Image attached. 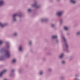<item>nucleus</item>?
<instances>
[{
  "label": "nucleus",
  "instance_id": "obj_9",
  "mask_svg": "<svg viewBox=\"0 0 80 80\" xmlns=\"http://www.w3.org/2000/svg\"><path fill=\"white\" fill-rule=\"evenodd\" d=\"M41 22H47L48 21V19L47 18H42V19H41Z\"/></svg>",
  "mask_w": 80,
  "mask_h": 80
},
{
  "label": "nucleus",
  "instance_id": "obj_2",
  "mask_svg": "<svg viewBox=\"0 0 80 80\" xmlns=\"http://www.w3.org/2000/svg\"><path fill=\"white\" fill-rule=\"evenodd\" d=\"M61 38L62 40H63V43H64L63 45V50L68 53V52H69V50H68V44H67V40L65 38V37H64V36L63 35H61Z\"/></svg>",
  "mask_w": 80,
  "mask_h": 80
},
{
  "label": "nucleus",
  "instance_id": "obj_23",
  "mask_svg": "<svg viewBox=\"0 0 80 80\" xmlns=\"http://www.w3.org/2000/svg\"><path fill=\"white\" fill-rule=\"evenodd\" d=\"M32 10H33L32 9L30 8H29L28 9V11L30 13V12H32Z\"/></svg>",
  "mask_w": 80,
  "mask_h": 80
},
{
  "label": "nucleus",
  "instance_id": "obj_27",
  "mask_svg": "<svg viewBox=\"0 0 80 80\" xmlns=\"http://www.w3.org/2000/svg\"><path fill=\"white\" fill-rule=\"evenodd\" d=\"M55 25H56L55 24H52L51 25V27H55Z\"/></svg>",
  "mask_w": 80,
  "mask_h": 80
},
{
  "label": "nucleus",
  "instance_id": "obj_15",
  "mask_svg": "<svg viewBox=\"0 0 80 80\" xmlns=\"http://www.w3.org/2000/svg\"><path fill=\"white\" fill-rule=\"evenodd\" d=\"M57 37H58L57 35H53L52 36V38L53 40H54V39H57Z\"/></svg>",
  "mask_w": 80,
  "mask_h": 80
},
{
  "label": "nucleus",
  "instance_id": "obj_14",
  "mask_svg": "<svg viewBox=\"0 0 80 80\" xmlns=\"http://www.w3.org/2000/svg\"><path fill=\"white\" fill-rule=\"evenodd\" d=\"M17 62V59L13 58L12 61V63H15Z\"/></svg>",
  "mask_w": 80,
  "mask_h": 80
},
{
  "label": "nucleus",
  "instance_id": "obj_24",
  "mask_svg": "<svg viewBox=\"0 0 80 80\" xmlns=\"http://www.w3.org/2000/svg\"><path fill=\"white\" fill-rule=\"evenodd\" d=\"M3 43V41L2 40H0V45H2Z\"/></svg>",
  "mask_w": 80,
  "mask_h": 80
},
{
  "label": "nucleus",
  "instance_id": "obj_1",
  "mask_svg": "<svg viewBox=\"0 0 80 80\" xmlns=\"http://www.w3.org/2000/svg\"><path fill=\"white\" fill-rule=\"evenodd\" d=\"M6 48L8 49L10 48V44L8 42H6V44L4 48H2L0 49V52L1 53H5L4 55L0 57V60H3L6 57L9 58V57H10V52L8 50H6Z\"/></svg>",
  "mask_w": 80,
  "mask_h": 80
},
{
  "label": "nucleus",
  "instance_id": "obj_3",
  "mask_svg": "<svg viewBox=\"0 0 80 80\" xmlns=\"http://www.w3.org/2000/svg\"><path fill=\"white\" fill-rule=\"evenodd\" d=\"M18 16L20 18H21L22 17V13H16L12 15V22H16L17 21V17Z\"/></svg>",
  "mask_w": 80,
  "mask_h": 80
},
{
  "label": "nucleus",
  "instance_id": "obj_18",
  "mask_svg": "<svg viewBox=\"0 0 80 80\" xmlns=\"http://www.w3.org/2000/svg\"><path fill=\"white\" fill-rule=\"evenodd\" d=\"M70 2L71 3H73V4H75V3H76L75 0H71Z\"/></svg>",
  "mask_w": 80,
  "mask_h": 80
},
{
  "label": "nucleus",
  "instance_id": "obj_34",
  "mask_svg": "<svg viewBox=\"0 0 80 80\" xmlns=\"http://www.w3.org/2000/svg\"><path fill=\"white\" fill-rule=\"evenodd\" d=\"M60 0H56L57 1H58H58H60Z\"/></svg>",
  "mask_w": 80,
  "mask_h": 80
},
{
  "label": "nucleus",
  "instance_id": "obj_31",
  "mask_svg": "<svg viewBox=\"0 0 80 80\" xmlns=\"http://www.w3.org/2000/svg\"><path fill=\"white\" fill-rule=\"evenodd\" d=\"M80 75H76V77H79Z\"/></svg>",
  "mask_w": 80,
  "mask_h": 80
},
{
  "label": "nucleus",
  "instance_id": "obj_22",
  "mask_svg": "<svg viewBox=\"0 0 80 80\" xmlns=\"http://www.w3.org/2000/svg\"><path fill=\"white\" fill-rule=\"evenodd\" d=\"M28 44L29 45H32V41H29L28 42Z\"/></svg>",
  "mask_w": 80,
  "mask_h": 80
},
{
  "label": "nucleus",
  "instance_id": "obj_33",
  "mask_svg": "<svg viewBox=\"0 0 80 80\" xmlns=\"http://www.w3.org/2000/svg\"><path fill=\"white\" fill-rule=\"evenodd\" d=\"M42 60H43V61H44V60H45V58H43L42 59Z\"/></svg>",
  "mask_w": 80,
  "mask_h": 80
},
{
  "label": "nucleus",
  "instance_id": "obj_32",
  "mask_svg": "<svg viewBox=\"0 0 80 80\" xmlns=\"http://www.w3.org/2000/svg\"><path fill=\"white\" fill-rule=\"evenodd\" d=\"M69 35V33L68 32L67 33V35Z\"/></svg>",
  "mask_w": 80,
  "mask_h": 80
},
{
  "label": "nucleus",
  "instance_id": "obj_19",
  "mask_svg": "<svg viewBox=\"0 0 80 80\" xmlns=\"http://www.w3.org/2000/svg\"><path fill=\"white\" fill-rule=\"evenodd\" d=\"M63 56H64V54L63 53H62L59 56V58H62L63 57Z\"/></svg>",
  "mask_w": 80,
  "mask_h": 80
},
{
  "label": "nucleus",
  "instance_id": "obj_6",
  "mask_svg": "<svg viewBox=\"0 0 80 80\" xmlns=\"http://www.w3.org/2000/svg\"><path fill=\"white\" fill-rule=\"evenodd\" d=\"M7 25V23H3L2 22H0V27L1 28H3L4 27Z\"/></svg>",
  "mask_w": 80,
  "mask_h": 80
},
{
  "label": "nucleus",
  "instance_id": "obj_29",
  "mask_svg": "<svg viewBox=\"0 0 80 80\" xmlns=\"http://www.w3.org/2000/svg\"><path fill=\"white\" fill-rule=\"evenodd\" d=\"M58 39H56V43H58Z\"/></svg>",
  "mask_w": 80,
  "mask_h": 80
},
{
  "label": "nucleus",
  "instance_id": "obj_26",
  "mask_svg": "<svg viewBox=\"0 0 80 80\" xmlns=\"http://www.w3.org/2000/svg\"><path fill=\"white\" fill-rule=\"evenodd\" d=\"M76 35L77 36H78V35H80V31H78L76 33Z\"/></svg>",
  "mask_w": 80,
  "mask_h": 80
},
{
  "label": "nucleus",
  "instance_id": "obj_21",
  "mask_svg": "<svg viewBox=\"0 0 80 80\" xmlns=\"http://www.w3.org/2000/svg\"><path fill=\"white\" fill-rule=\"evenodd\" d=\"M47 71L48 72H51L52 71V69L51 68H48L47 69Z\"/></svg>",
  "mask_w": 80,
  "mask_h": 80
},
{
  "label": "nucleus",
  "instance_id": "obj_25",
  "mask_svg": "<svg viewBox=\"0 0 80 80\" xmlns=\"http://www.w3.org/2000/svg\"><path fill=\"white\" fill-rule=\"evenodd\" d=\"M64 29L65 30H66V31H67V30H68V28L67 27H64Z\"/></svg>",
  "mask_w": 80,
  "mask_h": 80
},
{
  "label": "nucleus",
  "instance_id": "obj_7",
  "mask_svg": "<svg viewBox=\"0 0 80 80\" xmlns=\"http://www.w3.org/2000/svg\"><path fill=\"white\" fill-rule=\"evenodd\" d=\"M23 47L22 45H20L18 46V50L19 52H22L23 50Z\"/></svg>",
  "mask_w": 80,
  "mask_h": 80
},
{
  "label": "nucleus",
  "instance_id": "obj_8",
  "mask_svg": "<svg viewBox=\"0 0 80 80\" xmlns=\"http://www.w3.org/2000/svg\"><path fill=\"white\" fill-rule=\"evenodd\" d=\"M5 5L4 0H0V7H2Z\"/></svg>",
  "mask_w": 80,
  "mask_h": 80
},
{
  "label": "nucleus",
  "instance_id": "obj_12",
  "mask_svg": "<svg viewBox=\"0 0 80 80\" xmlns=\"http://www.w3.org/2000/svg\"><path fill=\"white\" fill-rule=\"evenodd\" d=\"M15 72L14 69H12L10 73V77H12L13 75V72Z\"/></svg>",
  "mask_w": 80,
  "mask_h": 80
},
{
  "label": "nucleus",
  "instance_id": "obj_4",
  "mask_svg": "<svg viewBox=\"0 0 80 80\" xmlns=\"http://www.w3.org/2000/svg\"><path fill=\"white\" fill-rule=\"evenodd\" d=\"M38 2L37 1H34V3L31 5V7H35L36 8H39L40 7V6H38L37 4Z\"/></svg>",
  "mask_w": 80,
  "mask_h": 80
},
{
  "label": "nucleus",
  "instance_id": "obj_30",
  "mask_svg": "<svg viewBox=\"0 0 80 80\" xmlns=\"http://www.w3.org/2000/svg\"><path fill=\"white\" fill-rule=\"evenodd\" d=\"M75 80H80V79H77V78H75Z\"/></svg>",
  "mask_w": 80,
  "mask_h": 80
},
{
  "label": "nucleus",
  "instance_id": "obj_28",
  "mask_svg": "<svg viewBox=\"0 0 80 80\" xmlns=\"http://www.w3.org/2000/svg\"><path fill=\"white\" fill-rule=\"evenodd\" d=\"M62 63L63 65V64H65V61H62Z\"/></svg>",
  "mask_w": 80,
  "mask_h": 80
},
{
  "label": "nucleus",
  "instance_id": "obj_20",
  "mask_svg": "<svg viewBox=\"0 0 80 80\" xmlns=\"http://www.w3.org/2000/svg\"><path fill=\"white\" fill-rule=\"evenodd\" d=\"M63 20L62 19H61L60 20V25H62V24L63 23Z\"/></svg>",
  "mask_w": 80,
  "mask_h": 80
},
{
  "label": "nucleus",
  "instance_id": "obj_5",
  "mask_svg": "<svg viewBox=\"0 0 80 80\" xmlns=\"http://www.w3.org/2000/svg\"><path fill=\"white\" fill-rule=\"evenodd\" d=\"M63 13H64V12L63 11H60L57 13L56 15L59 17H61Z\"/></svg>",
  "mask_w": 80,
  "mask_h": 80
},
{
  "label": "nucleus",
  "instance_id": "obj_10",
  "mask_svg": "<svg viewBox=\"0 0 80 80\" xmlns=\"http://www.w3.org/2000/svg\"><path fill=\"white\" fill-rule=\"evenodd\" d=\"M18 35V32H14L12 35V37H17Z\"/></svg>",
  "mask_w": 80,
  "mask_h": 80
},
{
  "label": "nucleus",
  "instance_id": "obj_11",
  "mask_svg": "<svg viewBox=\"0 0 80 80\" xmlns=\"http://www.w3.org/2000/svg\"><path fill=\"white\" fill-rule=\"evenodd\" d=\"M6 71H7V70H3L2 72L0 73V78L2 77L3 73H5L6 72Z\"/></svg>",
  "mask_w": 80,
  "mask_h": 80
},
{
  "label": "nucleus",
  "instance_id": "obj_17",
  "mask_svg": "<svg viewBox=\"0 0 80 80\" xmlns=\"http://www.w3.org/2000/svg\"><path fill=\"white\" fill-rule=\"evenodd\" d=\"M65 78V76H61L60 77V79L61 80H64Z\"/></svg>",
  "mask_w": 80,
  "mask_h": 80
},
{
  "label": "nucleus",
  "instance_id": "obj_16",
  "mask_svg": "<svg viewBox=\"0 0 80 80\" xmlns=\"http://www.w3.org/2000/svg\"><path fill=\"white\" fill-rule=\"evenodd\" d=\"M43 74V71L42 70L40 71L38 73L39 75H42Z\"/></svg>",
  "mask_w": 80,
  "mask_h": 80
},
{
  "label": "nucleus",
  "instance_id": "obj_13",
  "mask_svg": "<svg viewBox=\"0 0 80 80\" xmlns=\"http://www.w3.org/2000/svg\"><path fill=\"white\" fill-rule=\"evenodd\" d=\"M18 73L21 74V73L22 72V69L19 68L18 70Z\"/></svg>",
  "mask_w": 80,
  "mask_h": 80
}]
</instances>
